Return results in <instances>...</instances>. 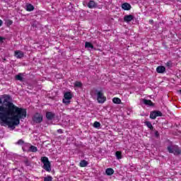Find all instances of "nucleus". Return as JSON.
I'll return each mask as SVG.
<instances>
[{
    "instance_id": "obj_26",
    "label": "nucleus",
    "mask_w": 181,
    "mask_h": 181,
    "mask_svg": "<svg viewBox=\"0 0 181 181\" xmlns=\"http://www.w3.org/2000/svg\"><path fill=\"white\" fill-rule=\"evenodd\" d=\"M93 127L94 128H100V127H101V124L98 122H95L93 123Z\"/></svg>"
},
{
    "instance_id": "obj_11",
    "label": "nucleus",
    "mask_w": 181,
    "mask_h": 181,
    "mask_svg": "<svg viewBox=\"0 0 181 181\" xmlns=\"http://www.w3.org/2000/svg\"><path fill=\"white\" fill-rule=\"evenodd\" d=\"M88 7H89L90 9L97 8V4L94 1H90L88 4Z\"/></svg>"
},
{
    "instance_id": "obj_7",
    "label": "nucleus",
    "mask_w": 181,
    "mask_h": 181,
    "mask_svg": "<svg viewBox=\"0 0 181 181\" xmlns=\"http://www.w3.org/2000/svg\"><path fill=\"white\" fill-rule=\"evenodd\" d=\"M134 17L133 15H126L124 16V22L129 23L132 21H134Z\"/></svg>"
},
{
    "instance_id": "obj_17",
    "label": "nucleus",
    "mask_w": 181,
    "mask_h": 181,
    "mask_svg": "<svg viewBox=\"0 0 181 181\" xmlns=\"http://www.w3.org/2000/svg\"><path fill=\"white\" fill-rule=\"evenodd\" d=\"M23 74H18L16 76V80H18V81H23Z\"/></svg>"
},
{
    "instance_id": "obj_18",
    "label": "nucleus",
    "mask_w": 181,
    "mask_h": 181,
    "mask_svg": "<svg viewBox=\"0 0 181 181\" xmlns=\"http://www.w3.org/2000/svg\"><path fill=\"white\" fill-rule=\"evenodd\" d=\"M28 152H37V147L35 146H30L29 147Z\"/></svg>"
},
{
    "instance_id": "obj_5",
    "label": "nucleus",
    "mask_w": 181,
    "mask_h": 181,
    "mask_svg": "<svg viewBox=\"0 0 181 181\" xmlns=\"http://www.w3.org/2000/svg\"><path fill=\"white\" fill-rule=\"evenodd\" d=\"M64 99H63L64 104H66V105H69L70 104V100L73 98L71 95V93L66 92L64 95Z\"/></svg>"
},
{
    "instance_id": "obj_10",
    "label": "nucleus",
    "mask_w": 181,
    "mask_h": 181,
    "mask_svg": "<svg viewBox=\"0 0 181 181\" xmlns=\"http://www.w3.org/2000/svg\"><path fill=\"white\" fill-rule=\"evenodd\" d=\"M156 71H157V73L162 74L165 73V71H166V68L163 66H158L156 68Z\"/></svg>"
},
{
    "instance_id": "obj_28",
    "label": "nucleus",
    "mask_w": 181,
    "mask_h": 181,
    "mask_svg": "<svg viewBox=\"0 0 181 181\" xmlns=\"http://www.w3.org/2000/svg\"><path fill=\"white\" fill-rule=\"evenodd\" d=\"M156 112V117H162V112L160 111H154Z\"/></svg>"
},
{
    "instance_id": "obj_32",
    "label": "nucleus",
    "mask_w": 181,
    "mask_h": 181,
    "mask_svg": "<svg viewBox=\"0 0 181 181\" xmlns=\"http://www.w3.org/2000/svg\"><path fill=\"white\" fill-rule=\"evenodd\" d=\"M58 134H63V130L62 129H59L57 130Z\"/></svg>"
},
{
    "instance_id": "obj_3",
    "label": "nucleus",
    "mask_w": 181,
    "mask_h": 181,
    "mask_svg": "<svg viewBox=\"0 0 181 181\" xmlns=\"http://www.w3.org/2000/svg\"><path fill=\"white\" fill-rule=\"evenodd\" d=\"M95 95H97V101L99 104H104L107 101V98L104 96L103 91L96 90Z\"/></svg>"
},
{
    "instance_id": "obj_33",
    "label": "nucleus",
    "mask_w": 181,
    "mask_h": 181,
    "mask_svg": "<svg viewBox=\"0 0 181 181\" xmlns=\"http://www.w3.org/2000/svg\"><path fill=\"white\" fill-rule=\"evenodd\" d=\"M13 23V22L12 21H8V25H12Z\"/></svg>"
},
{
    "instance_id": "obj_30",
    "label": "nucleus",
    "mask_w": 181,
    "mask_h": 181,
    "mask_svg": "<svg viewBox=\"0 0 181 181\" xmlns=\"http://www.w3.org/2000/svg\"><path fill=\"white\" fill-rule=\"evenodd\" d=\"M24 163H25V166H30V162H29L28 160H25Z\"/></svg>"
},
{
    "instance_id": "obj_4",
    "label": "nucleus",
    "mask_w": 181,
    "mask_h": 181,
    "mask_svg": "<svg viewBox=\"0 0 181 181\" xmlns=\"http://www.w3.org/2000/svg\"><path fill=\"white\" fill-rule=\"evenodd\" d=\"M43 121V115L39 112L35 113L33 116V122L35 124H40Z\"/></svg>"
},
{
    "instance_id": "obj_21",
    "label": "nucleus",
    "mask_w": 181,
    "mask_h": 181,
    "mask_svg": "<svg viewBox=\"0 0 181 181\" xmlns=\"http://www.w3.org/2000/svg\"><path fill=\"white\" fill-rule=\"evenodd\" d=\"M167 149L169 153H174L175 146H168Z\"/></svg>"
},
{
    "instance_id": "obj_20",
    "label": "nucleus",
    "mask_w": 181,
    "mask_h": 181,
    "mask_svg": "<svg viewBox=\"0 0 181 181\" xmlns=\"http://www.w3.org/2000/svg\"><path fill=\"white\" fill-rule=\"evenodd\" d=\"M87 165H88V163L85 160H81L79 163V165L81 166V168H86Z\"/></svg>"
},
{
    "instance_id": "obj_15",
    "label": "nucleus",
    "mask_w": 181,
    "mask_h": 181,
    "mask_svg": "<svg viewBox=\"0 0 181 181\" xmlns=\"http://www.w3.org/2000/svg\"><path fill=\"white\" fill-rule=\"evenodd\" d=\"M86 49H94V45L91 42H85Z\"/></svg>"
},
{
    "instance_id": "obj_23",
    "label": "nucleus",
    "mask_w": 181,
    "mask_h": 181,
    "mask_svg": "<svg viewBox=\"0 0 181 181\" xmlns=\"http://www.w3.org/2000/svg\"><path fill=\"white\" fill-rule=\"evenodd\" d=\"M112 102L114 103V104H121V99H119V98H114L112 99Z\"/></svg>"
},
{
    "instance_id": "obj_22",
    "label": "nucleus",
    "mask_w": 181,
    "mask_h": 181,
    "mask_svg": "<svg viewBox=\"0 0 181 181\" xmlns=\"http://www.w3.org/2000/svg\"><path fill=\"white\" fill-rule=\"evenodd\" d=\"M115 156L117 159H122V153L121 151H116Z\"/></svg>"
},
{
    "instance_id": "obj_1",
    "label": "nucleus",
    "mask_w": 181,
    "mask_h": 181,
    "mask_svg": "<svg viewBox=\"0 0 181 181\" xmlns=\"http://www.w3.org/2000/svg\"><path fill=\"white\" fill-rule=\"evenodd\" d=\"M26 109L18 107L12 103L9 95L0 98V124L8 125V128L15 129V127L21 124V119H25Z\"/></svg>"
},
{
    "instance_id": "obj_25",
    "label": "nucleus",
    "mask_w": 181,
    "mask_h": 181,
    "mask_svg": "<svg viewBox=\"0 0 181 181\" xmlns=\"http://www.w3.org/2000/svg\"><path fill=\"white\" fill-rule=\"evenodd\" d=\"M74 87H83V83L79 81H76L74 83Z\"/></svg>"
},
{
    "instance_id": "obj_35",
    "label": "nucleus",
    "mask_w": 181,
    "mask_h": 181,
    "mask_svg": "<svg viewBox=\"0 0 181 181\" xmlns=\"http://www.w3.org/2000/svg\"><path fill=\"white\" fill-rule=\"evenodd\" d=\"M3 23H4V22L2 21V20H0V26H2Z\"/></svg>"
},
{
    "instance_id": "obj_24",
    "label": "nucleus",
    "mask_w": 181,
    "mask_h": 181,
    "mask_svg": "<svg viewBox=\"0 0 181 181\" xmlns=\"http://www.w3.org/2000/svg\"><path fill=\"white\" fill-rule=\"evenodd\" d=\"M150 118L151 119H156V113L155 112V111H153V112H151Z\"/></svg>"
},
{
    "instance_id": "obj_16",
    "label": "nucleus",
    "mask_w": 181,
    "mask_h": 181,
    "mask_svg": "<svg viewBox=\"0 0 181 181\" xmlns=\"http://www.w3.org/2000/svg\"><path fill=\"white\" fill-rule=\"evenodd\" d=\"M35 9V7L32 4H27L26 5V11L28 12H32Z\"/></svg>"
},
{
    "instance_id": "obj_13",
    "label": "nucleus",
    "mask_w": 181,
    "mask_h": 181,
    "mask_svg": "<svg viewBox=\"0 0 181 181\" xmlns=\"http://www.w3.org/2000/svg\"><path fill=\"white\" fill-rule=\"evenodd\" d=\"M174 155H180L181 153V150L177 146H174Z\"/></svg>"
},
{
    "instance_id": "obj_40",
    "label": "nucleus",
    "mask_w": 181,
    "mask_h": 181,
    "mask_svg": "<svg viewBox=\"0 0 181 181\" xmlns=\"http://www.w3.org/2000/svg\"><path fill=\"white\" fill-rule=\"evenodd\" d=\"M6 60V59L4 58V61L5 62Z\"/></svg>"
},
{
    "instance_id": "obj_29",
    "label": "nucleus",
    "mask_w": 181,
    "mask_h": 181,
    "mask_svg": "<svg viewBox=\"0 0 181 181\" xmlns=\"http://www.w3.org/2000/svg\"><path fill=\"white\" fill-rule=\"evenodd\" d=\"M17 145H23L25 144V141H23L22 139H20L17 141Z\"/></svg>"
},
{
    "instance_id": "obj_34",
    "label": "nucleus",
    "mask_w": 181,
    "mask_h": 181,
    "mask_svg": "<svg viewBox=\"0 0 181 181\" xmlns=\"http://www.w3.org/2000/svg\"><path fill=\"white\" fill-rule=\"evenodd\" d=\"M4 40H5V38L0 37V42H4Z\"/></svg>"
},
{
    "instance_id": "obj_38",
    "label": "nucleus",
    "mask_w": 181,
    "mask_h": 181,
    "mask_svg": "<svg viewBox=\"0 0 181 181\" xmlns=\"http://www.w3.org/2000/svg\"><path fill=\"white\" fill-rule=\"evenodd\" d=\"M23 151H24V152H25L26 151V150H25V148L23 147Z\"/></svg>"
},
{
    "instance_id": "obj_14",
    "label": "nucleus",
    "mask_w": 181,
    "mask_h": 181,
    "mask_svg": "<svg viewBox=\"0 0 181 181\" xmlns=\"http://www.w3.org/2000/svg\"><path fill=\"white\" fill-rule=\"evenodd\" d=\"M105 173L106 175H107V176H111V175H114V169L107 168L105 170Z\"/></svg>"
},
{
    "instance_id": "obj_31",
    "label": "nucleus",
    "mask_w": 181,
    "mask_h": 181,
    "mask_svg": "<svg viewBox=\"0 0 181 181\" xmlns=\"http://www.w3.org/2000/svg\"><path fill=\"white\" fill-rule=\"evenodd\" d=\"M155 136H156V138L159 136V132L158 131L155 132Z\"/></svg>"
},
{
    "instance_id": "obj_6",
    "label": "nucleus",
    "mask_w": 181,
    "mask_h": 181,
    "mask_svg": "<svg viewBox=\"0 0 181 181\" xmlns=\"http://www.w3.org/2000/svg\"><path fill=\"white\" fill-rule=\"evenodd\" d=\"M54 117H56V114L53 112H46V118L48 121H52V119H54Z\"/></svg>"
},
{
    "instance_id": "obj_36",
    "label": "nucleus",
    "mask_w": 181,
    "mask_h": 181,
    "mask_svg": "<svg viewBox=\"0 0 181 181\" xmlns=\"http://www.w3.org/2000/svg\"><path fill=\"white\" fill-rule=\"evenodd\" d=\"M153 20H149L150 23H153Z\"/></svg>"
},
{
    "instance_id": "obj_39",
    "label": "nucleus",
    "mask_w": 181,
    "mask_h": 181,
    "mask_svg": "<svg viewBox=\"0 0 181 181\" xmlns=\"http://www.w3.org/2000/svg\"><path fill=\"white\" fill-rule=\"evenodd\" d=\"M167 66H169V62L167 63Z\"/></svg>"
},
{
    "instance_id": "obj_37",
    "label": "nucleus",
    "mask_w": 181,
    "mask_h": 181,
    "mask_svg": "<svg viewBox=\"0 0 181 181\" xmlns=\"http://www.w3.org/2000/svg\"><path fill=\"white\" fill-rule=\"evenodd\" d=\"M32 26H33V28H36V24H33Z\"/></svg>"
},
{
    "instance_id": "obj_12",
    "label": "nucleus",
    "mask_w": 181,
    "mask_h": 181,
    "mask_svg": "<svg viewBox=\"0 0 181 181\" xmlns=\"http://www.w3.org/2000/svg\"><path fill=\"white\" fill-rule=\"evenodd\" d=\"M143 103L144 104H145V105H149V107H153V103H152L151 100L144 99Z\"/></svg>"
},
{
    "instance_id": "obj_8",
    "label": "nucleus",
    "mask_w": 181,
    "mask_h": 181,
    "mask_svg": "<svg viewBox=\"0 0 181 181\" xmlns=\"http://www.w3.org/2000/svg\"><path fill=\"white\" fill-rule=\"evenodd\" d=\"M14 56L17 59H22V57H23V56H25V54L23 53V52H22L21 50H16L14 52Z\"/></svg>"
},
{
    "instance_id": "obj_19",
    "label": "nucleus",
    "mask_w": 181,
    "mask_h": 181,
    "mask_svg": "<svg viewBox=\"0 0 181 181\" xmlns=\"http://www.w3.org/2000/svg\"><path fill=\"white\" fill-rule=\"evenodd\" d=\"M144 124L149 128V129H151V131H153V126H152V123H151V122L146 121Z\"/></svg>"
},
{
    "instance_id": "obj_9",
    "label": "nucleus",
    "mask_w": 181,
    "mask_h": 181,
    "mask_svg": "<svg viewBox=\"0 0 181 181\" xmlns=\"http://www.w3.org/2000/svg\"><path fill=\"white\" fill-rule=\"evenodd\" d=\"M131 4L128 3H124L122 4V9H124V11H131Z\"/></svg>"
},
{
    "instance_id": "obj_2",
    "label": "nucleus",
    "mask_w": 181,
    "mask_h": 181,
    "mask_svg": "<svg viewBox=\"0 0 181 181\" xmlns=\"http://www.w3.org/2000/svg\"><path fill=\"white\" fill-rule=\"evenodd\" d=\"M41 162L43 163V169L47 172H52V164L49 161V158L46 156L41 157Z\"/></svg>"
},
{
    "instance_id": "obj_27",
    "label": "nucleus",
    "mask_w": 181,
    "mask_h": 181,
    "mask_svg": "<svg viewBox=\"0 0 181 181\" xmlns=\"http://www.w3.org/2000/svg\"><path fill=\"white\" fill-rule=\"evenodd\" d=\"M53 177L52 176H47L44 178V181H52Z\"/></svg>"
}]
</instances>
